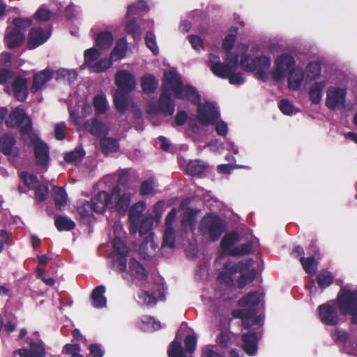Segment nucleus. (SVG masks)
Here are the masks:
<instances>
[{
    "label": "nucleus",
    "mask_w": 357,
    "mask_h": 357,
    "mask_svg": "<svg viewBox=\"0 0 357 357\" xmlns=\"http://www.w3.org/2000/svg\"><path fill=\"white\" fill-rule=\"evenodd\" d=\"M232 315L235 318H241L242 319V325L245 329L249 328L252 325L258 323V319L255 317L253 310L240 309L235 310L232 312Z\"/></svg>",
    "instance_id": "393cba45"
},
{
    "label": "nucleus",
    "mask_w": 357,
    "mask_h": 357,
    "mask_svg": "<svg viewBox=\"0 0 357 357\" xmlns=\"http://www.w3.org/2000/svg\"><path fill=\"white\" fill-rule=\"evenodd\" d=\"M134 191L126 186L114 188L110 195V204L119 213H125L130 204Z\"/></svg>",
    "instance_id": "7ed1b4c3"
},
{
    "label": "nucleus",
    "mask_w": 357,
    "mask_h": 357,
    "mask_svg": "<svg viewBox=\"0 0 357 357\" xmlns=\"http://www.w3.org/2000/svg\"><path fill=\"white\" fill-rule=\"evenodd\" d=\"M145 203L144 202H138L133 205L129 212V219L131 221L130 226V231L132 234H135L137 231V222L140 215L145 209Z\"/></svg>",
    "instance_id": "bb28decb"
},
{
    "label": "nucleus",
    "mask_w": 357,
    "mask_h": 357,
    "mask_svg": "<svg viewBox=\"0 0 357 357\" xmlns=\"http://www.w3.org/2000/svg\"><path fill=\"white\" fill-rule=\"evenodd\" d=\"M141 85L143 91L145 93H149L156 89L158 82L153 75L147 74L141 78Z\"/></svg>",
    "instance_id": "ea45409f"
},
{
    "label": "nucleus",
    "mask_w": 357,
    "mask_h": 357,
    "mask_svg": "<svg viewBox=\"0 0 357 357\" xmlns=\"http://www.w3.org/2000/svg\"><path fill=\"white\" fill-rule=\"evenodd\" d=\"M70 120L78 131H87L89 127V106L86 101H79L75 109L69 108Z\"/></svg>",
    "instance_id": "39448f33"
},
{
    "label": "nucleus",
    "mask_w": 357,
    "mask_h": 357,
    "mask_svg": "<svg viewBox=\"0 0 357 357\" xmlns=\"http://www.w3.org/2000/svg\"><path fill=\"white\" fill-rule=\"evenodd\" d=\"M252 243L248 242L229 250V255L235 257H241L248 255L252 252Z\"/></svg>",
    "instance_id": "de8ad7c7"
},
{
    "label": "nucleus",
    "mask_w": 357,
    "mask_h": 357,
    "mask_svg": "<svg viewBox=\"0 0 357 357\" xmlns=\"http://www.w3.org/2000/svg\"><path fill=\"white\" fill-rule=\"evenodd\" d=\"M300 261L306 273L311 275H314L316 273L317 264L314 257L305 258L301 257Z\"/></svg>",
    "instance_id": "09e8293b"
},
{
    "label": "nucleus",
    "mask_w": 357,
    "mask_h": 357,
    "mask_svg": "<svg viewBox=\"0 0 357 357\" xmlns=\"http://www.w3.org/2000/svg\"><path fill=\"white\" fill-rule=\"evenodd\" d=\"M333 280V278L328 272H321L317 275V283L323 289L328 287Z\"/></svg>",
    "instance_id": "bf43d9fd"
},
{
    "label": "nucleus",
    "mask_w": 357,
    "mask_h": 357,
    "mask_svg": "<svg viewBox=\"0 0 357 357\" xmlns=\"http://www.w3.org/2000/svg\"><path fill=\"white\" fill-rule=\"evenodd\" d=\"M198 118L204 125L213 124L218 118V113L211 103L200 104L197 107Z\"/></svg>",
    "instance_id": "ddd939ff"
},
{
    "label": "nucleus",
    "mask_w": 357,
    "mask_h": 357,
    "mask_svg": "<svg viewBox=\"0 0 357 357\" xmlns=\"http://www.w3.org/2000/svg\"><path fill=\"white\" fill-rule=\"evenodd\" d=\"M128 44L124 38L118 40L116 45L110 54L112 61H116L123 59L127 53Z\"/></svg>",
    "instance_id": "2f4dec72"
},
{
    "label": "nucleus",
    "mask_w": 357,
    "mask_h": 357,
    "mask_svg": "<svg viewBox=\"0 0 357 357\" xmlns=\"http://www.w3.org/2000/svg\"><path fill=\"white\" fill-rule=\"evenodd\" d=\"M294 66V57L289 54H282L275 59L273 67L271 71V77L277 82L284 80Z\"/></svg>",
    "instance_id": "f03ea898"
},
{
    "label": "nucleus",
    "mask_w": 357,
    "mask_h": 357,
    "mask_svg": "<svg viewBox=\"0 0 357 357\" xmlns=\"http://www.w3.org/2000/svg\"><path fill=\"white\" fill-rule=\"evenodd\" d=\"M253 260L246 259L241 261L238 265H234L231 262L228 261L225 264V271L222 272L218 275V280L221 283L225 284L227 286H231L234 283L232 275L237 272H242L249 269L253 265Z\"/></svg>",
    "instance_id": "0eeeda50"
},
{
    "label": "nucleus",
    "mask_w": 357,
    "mask_h": 357,
    "mask_svg": "<svg viewBox=\"0 0 357 357\" xmlns=\"http://www.w3.org/2000/svg\"><path fill=\"white\" fill-rule=\"evenodd\" d=\"M177 215V210L172 208L167 215L165 220V230L162 245L173 248L175 243V231L174 223Z\"/></svg>",
    "instance_id": "1a4fd4ad"
},
{
    "label": "nucleus",
    "mask_w": 357,
    "mask_h": 357,
    "mask_svg": "<svg viewBox=\"0 0 357 357\" xmlns=\"http://www.w3.org/2000/svg\"><path fill=\"white\" fill-rule=\"evenodd\" d=\"M238 56L233 53H229L227 54L228 66L231 67V70L228 74V76L225 78H228L229 82L232 84L239 85L244 82V79L242 77L241 73H234L237 64H238Z\"/></svg>",
    "instance_id": "5701e85b"
},
{
    "label": "nucleus",
    "mask_w": 357,
    "mask_h": 357,
    "mask_svg": "<svg viewBox=\"0 0 357 357\" xmlns=\"http://www.w3.org/2000/svg\"><path fill=\"white\" fill-rule=\"evenodd\" d=\"M113 41L114 38L110 32L103 31L98 33L95 38V47L91 48V60L98 59L101 55L99 50L109 49Z\"/></svg>",
    "instance_id": "9d476101"
},
{
    "label": "nucleus",
    "mask_w": 357,
    "mask_h": 357,
    "mask_svg": "<svg viewBox=\"0 0 357 357\" xmlns=\"http://www.w3.org/2000/svg\"><path fill=\"white\" fill-rule=\"evenodd\" d=\"M238 234L231 233L224 236L221 241V247L224 250L229 249L235 243L238 241Z\"/></svg>",
    "instance_id": "052dcab7"
},
{
    "label": "nucleus",
    "mask_w": 357,
    "mask_h": 357,
    "mask_svg": "<svg viewBox=\"0 0 357 357\" xmlns=\"http://www.w3.org/2000/svg\"><path fill=\"white\" fill-rule=\"evenodd\" d=\"M337 305L344 315H350L351 321L357 324V291L342 289L337 296Z\"/></svg>",
    "instance_id": "f257e3e1"
},
{
    "label": "nucleus",
    "mask_w": 357,
    "mask_h": 357,
    "mask_svg": "<svg viewBox=\"0 0 357 357\" xmlns=\"http://www.w3.org/2000/svg\"><path fill=\"white\" fill-rule=\"evenodd\" d=\"M52 196L56 208H61L67 204L68 195L62 188L54 187L53 188Z\"/></svg>",
    "instance_id": "58836bf2"
},
{
    "label": "nucleus",
    "mask_w": 357,
    "mask_h": 357,
    "mask_svg": "<svg viewBox=\"0 0 357 357\" xmlns=\"http://www.w3.org/2000/svg\"><path fill=\"white\" fill-rule=\"evenodd\" d=\"M26 342L29 344L31 350L18 349L13 352L14 355L18 354L20 357H45V351L42 343H34L29 339Z\"/></svg>",
    "instance_id": "412c9836"
},
{
    "label": "nucleus",
    "mask_w": 357,
    "mask_h": 357,
    "mask_svg": "<svg viewBox=\"0 0 357 357\" xmlns=\"http://www.w3.org/2000/svg\"><path fill=\"white\" fill-rule=\"evenodd\" d=\"M77 78V73L73 70L62 68L57 71L56 79L59 82L71 83Z\"/></svg>",
    "instance_id": "79ce46f5"
},
{
    "label": "nucleus",
    "mask_w": 357,
    "mask_h": 357,
    "mask_svg": "<svg viewBox=\"0 0 357 357\" xmlns=\"http://www.w3.org/2000/svg\"><path fill=\"white\" fill-rule=\"evenodd\" d=\"M260 297L257 292H251L243 297L238 301V305L241 307L248 308L251 310V307L257 305L259 303Z\"/></svg>",
    "instance_id": "4c0bfd02"
},
{
    "label": "nucleus",
    "mask_w": 357,
    "mask_h": 357,
    "mask_svg": "<svg viewBox=\"0 0 357 357\" xmlns=\"http://www.w3.org/2000/svg\"><path fill=\"white\" fill-rule=\"evenodd\" d=\"M93 106L97 113L102 114L107 109L106 97L104 94H99L93 98Z\"/></svg>",
    "instance_id": "3c124183"
},
{
    "label": "nucleus",
    "mask_w": 357,
    "mask_h": 357,
    "mask_svg": "<svg viewBox=\"0 0 357 357\" xmlns=\"http://www.w3.org/2000/svg\"><path fill=\"white\" fill-rule=\"evenodd\" d=\"M114 84L121 91L130 92L135 89L136 80L131 73L126 70H121L116 73Z\"/></svg>",
    "instance_id": "f8f14e48"
},
{
    "label": "nucleus",
    "mask_w": 357,
    "mask_h": 357,
    "mask_svg": "<svg viewBox=\"0 0 357 357\" xmlns=\"http://www.w3.org/2000/svg\"><path fill=\"white\" fill-rule=\"evenodd\" d=\"M325 86L326 84L324 82H315L311 86L309 96L312 103L317 104L321 101Z\"/></svg>",
    "instance_id": "e433bc0d"
},
{
    "label": "nucleus",
    "mask_w": 357,
    "mask_h": 357,
    "mask_svg": "<svg viewBox=\"0 0 357 357\" xmlns=\"http://www.w3.org/2000/svg\"><path fill=\"white\" fill-rule=\"evenodd\" d=\"M4 40L9 48H15L22 44L24 40V36L20 31H17V29L9 26Z\"/></svg>",
    "instance_id": "a878e982"
},
{
    "label": "nucleus",
    "mask_w": 357,
    "mask_h": 357,
    "mask_svg": "<svg viewBox=\"0 0 357 357\" xmlns=\"http://www.w3.org/2000/svg\"><path fill=\"white\" fill-rule=\"evenodd\" d=\"M110 204V196L105 191L100 192L91 203V208L95 212L101 213Z\"/></svg>",
    "instance_id": "cd10ccee"
},
{
    "label": "nucleus",
    "mask_w": 357,
    "mask_h": 357,
    "mask_svg": "<svg viewBox=\"0 0 357 357\" xmlns=\"http://www.w3.org/2000/svg\"><path fill=\"white\" fill-rule=\"evenodd\" d=\"M89 201L84 199H79L77 203L76 212L80 220L86 222L89 218Z\"/></svg>",
    "instance_id": "a19ab883"
},
{
    "label": "nucleus",
    "mask_w": 357,
    "mask_h": 357,
    "mask_svg": "<svg viewBox=\"0 0 357 357\" xmlns=\"http://www.w3.org/2000/svg\"><path fill=\"white\" fill-rule=\"evenodd\" d=\"M225 64L222 63L218 55L210 54L208 57V65L214 75L221 78L228 76L231 67L228 66L227 54L226 55Z\"/></svg>",
    "instance_id": "a211bd4d"
},
{
    "label": "nucleus",
    "mask_w": 357,
    "mask_h": 357,
    "mask_svg": "<svg viewBox=\"0 0 357 357\" xmlns=\"http://www.w3.org/2000/svg\"><path fill=\"white\" fill-rule=\"evenodd\" d=\"M51 35V28H35L30 31L28 38V46L29 49H34L46 42Z\"/></svg>",
    "instance_id": "dca6fc26"
},
{
    "label": "nucleus",
    "mask_w": 357,
    "mask_h": 357,
    "mask_svg": "<svg viewBox=\"0 0 357 357\" xmlns=\"http://www.w3.org/2000/svg\"><path fill=\"white\" fill-rule=\"evenodd\" d=\"M169 357H185V353L181 344L177 342H172L167 351Z\"/></svg>",
    "instance_id": "6e6d98bb"
},
{
    "label": "nucleus",
    "mask_w": 357,
    "mask_h": 357,
    "mask_svg": "<svg viewBox=\"0 0 357 357\" xmlns=\"http://www.w3.org/2000/svg\"><path fill=\"white\" fill-rule=\"evenodd\" d=\"M107 127L102 123L94 121L93 122L92 128H91V133L101 136L107 132Z\"/></svg>",
    "instance_id": "69168bd1"
},
{
    "label": "nucleus",
    "mask_w": 357,
    "mask_h": 357,
    "mask_svg": "<svg viewBox=\"0 0 357 357\" xmlns=\"http://www.w3.org/2000/svg\"><path fill=\"white\" fill-rule=\"evenodd\" d=\"M114 102L117 109L121 112H124L128 107L127 98L121 92L115 93Z\"/></svg>",
    "instance_id": "4d7b16f0"
},
{
    "label": "nucleus",
    "mask_w": 357,
    "mask_h": 357,
    "mask_svg": "<svg viewBox=\"0 0 357 357\" xmlns=\"http://www.w3.org/2000/svg\"><path fill=\"white\" fill-rule=\"evenodd\" d=\"M156 245L153 241V233L150 232L143 240L140 247L139 252L144 257H149L154 255Z\"/></svg>",
    "instance_id": "7c9ffc66"
},
{
    "label": "nucleus",
    "mask_w": 357,
    "mask_h": 357,
    "mask_svg": "<svg viewBox=\"0 0 357 357\" xmlns=\"http://www.w3.org/2000/svg\"><path fill=\"white\" fill-rule=\"evenodd\" d=\"M321 321L327 325L334 326L338 322V316L335 305L326 303L319 306Z\"/></svg>",
    "instance_id": "aec40b11"
},
{
    "label": "nucleus",
    "mask_w": 357,
    "mask_h": 357,
    "mask_svg": "<svg viewBox=\"0 0 357 357\" xmlns=\"http://www.w3.org/2000/svg\"><path fill=\"white\" fill-rule=\"evenodd\" d=\"M55 225L59 231H68L73 229L75 223L66 216H59L55 220Z\"/></svg>",
    "instance_id": "c03bdc74"
},
{
    "label": "nucleus",
    "mask_w": 357,
    "mask_h": 357,
    "mask_svg": "<svg viewBox=\"0 0 357 357\" xmlns=\"http://www.w3.org/2000/svg\"><path fill=\"white\" fill-rule=\"evenodd\" d=\"M153 227V220L151 218H146L142 220L141 222L139 228V232L140 235L146 234L147 235L149 233V231L152 229Z\"/></svg>",
    "instance_id": "338daca9"
},
{
    "label": "nucleus",
    "mask_w": 357,
    "mask_h": 357,
    "mask_svg": "<svg viewBox=\"0 0 357 357\" xmlns=\"http://www.w3.org/2000/svg\"><path fill=\"white\" fill-rule=\"evenodd\" d=\"M206 169L205 165L200 160L190 161L186 167L188 174L195 176L199 175L204 172Z\"/></svg>",
    "instance_id": "49530a36"
},
{
    "label": "nucleus",
    "mask_w": 357,
    "mask_h": 357,
    "mask_svg": "<svg viewBox=\"0 0 357 357\" xmlns=\"http://www.w3.org/2000/svg\"><path fill=\"white\" fill-rule=\"evenodd\" d=\"M53 77V71L45 69L36 74L33 79V84L31 88L32 93H36L41 90L45 84L50 81Z\"/></svg>",
    "instance_id": "b1692460"
},
{
    "label": "nucleus",
    "mask_w": 357,
    "mask_h": 357,
    "mask_svg": "<svg viewBox=\"0 0 357 357\" xmlns=\"http://www.w3.org/2000/svg\"><path fill=\"white\" fill-rule=\"evenodd\" d=\"M51 12L45 6H40L35 13V17L39 21H47L51 17Z\"/></svg>",
    "instance_id": "774afa93"
},
{
    "label": "nucleus",
    "mask_w": 357,
    "mask_h": 357,
    "mask_svg": "<svg viewBox=\"0 0 357 357\" xmlns=\"http://www.w3.org/2000/svg\"><path fill=\"white\" fill-rule=\"evenodd\" d=\"M85 153L82 149H77L66 154L65 159L67 162H77L84 157Z\"/></svg>",
    "instance_id": "0e129e2a"
},
{
    "label": "nucleus",
    "mask_w": 357,
    "mask_h": 357,
    "mask_svg": "<svg viewBox=\"0 0 357 357\" xmlns=\"http://www.w3.org/2000/svg\"><path fill=\"white\" fill-rule=\"evenodd\" d=\"M286 78H287V86L291 90H298L303 82L305 80L303 70L296 66L288 73Z\"/></svg>",
    "instance_id": "4be33fe9"
},
{
    "label": "nucleus",
    "mask_w": 357,
    "mask_h": 357,
    "mask_svg": "<svg viewBox=\"0 0 357 357\" xmlns=\"http://www.w3.org/2000/svg\"><path fill=\"white\" fill-rule=\"evenodd\" d=\"M100 148L105 153L116 152L119 148L118 142L112 138H103L100 140Z\"/></svg>",
    "instance_id": "a18cd8bd"
},
{
    "label": "nucleus",
    "mask_w": 357,
    "mask_h": 357,
    "mask_svg": "<svg viewBox=\"0 0 357 357\" xmlns=\"http://www.w3.org/2000/svg\"><path fill=\"white\" fill-rule=\"evenodd\" d=\"M175 97L176 98L187 99L194 103L197 102L200 99L199 94L196 89L188 86L181 87L179 92L175 95Z\"/></svg>",
    "instance_id": "72a5a7b5"
},
{
    "label": "nucleus",
    "mask_w": 357,
    "mask_h": 357,
    "mask_svg": "<svg viewBox=\"0 0 357 357\" xmlns=\"http://www.w3.org/2000/svg\"><path fill=\"white\" fill-rule=\"evenodd\" d=\"M162 91L174 96L179 92L183 86L181 84L179 75L174 71H169L164 75Z\"/></svg>",
    "instance_id": "6ab92c4d"
},
{
    "label": "nucleus",
    "mask_w": 357,
    "mask_h": 357,
    "mask_svg": "<svg viewBox=\"0 0 357 357\" xmlns=\"http://www.w3.org/2000/svg\"><path fill=\"white\" fill-rule=\"evenodd\" d=\"M139 192L144 196L155 195L157 190L155 189L154 181L152 178H149L142 182Z\"/></svg>",
    "instance_id": "864d4df0"
},
{
    "label": "nucleus",
    "mask_w": 357,
    "mask_h": 357,
    "mask_svg": "<svg viewBox=\"0 0 357 357\" xmlns=\"http://www.w3.org/2000/svg\"><path fill=\"white\" fill-rule=\"evenodd\" d=\"M10 128H17L23 135L29 136L31 132V123L29 117L26 115L22 109L16 108L9 115L6 121Z\"/></svg>",
    "instance_id": "423d86ee"
},
{
    "label": "nucleus",
    "mask_w": 357,
    "mask_h": 357,
    "mask_svg": "<svg viewBox=\"0 0 357 357\" xmlns=\"http://www.w3.org/2000/svg\"><path fill=\"white\" fill-rule=\"evenodd\" d=\"M159 110L166 115H172L174 112V103L171 98V94L163 92L159 99Z\"/></svg>",
    "instance_id": "c756f323"
},
{
    "label": "nucleus",
    "mask_w": 357,
    "mask_h": 357,
    "mask_svg": "<svg viewBox=\"0 0 357 357\" xmlns=\"http://www.w3.org/2000/svg\"><path fill=\"white\" fill-rule=\"evenodd\" d=\"M105 288L104 286H98L95 288L91 294L93 305L96 307H103L106 305L107 299L104 296Z\"/></svg>",
    "instance_id": "f704fd0d"
},
{
    "label": "nucleus",
    "mask_w": 357,
    "mask_h": 357,
    "mask_svg": "<svg viewBox=\"0 0 357 357\" xmlns=\"http://www.w3.org/2000/svg\"><path fill=\"white\" fill-rule=\"evenodd\" d=\"M91 61L92 60H91V71L97 73L104 72L110 68L113 63L110 58L109 59H102L93 63Z\"/></svg>",
    "instance_id": "37998d69"
},
{
    "label": "nucleus",
    "mask_w": 357,
    "mask_h": 357,
    "mask_svg": "<svg viewBox=\"0 0 357 357\" xmlns=\"http://www.w3.org/2000/svg\"><path fill=\"white\" fill-rule=\"evenodd\" d=\"M20 177L24 185L31 190H34L39 185L38 179L33 174L27 172H21Z\"/></svg>",
    "instance_id": "5fc2aeb1"
},
{
    "label": "nucleus",
    "mask_w": 357,
    "mask_h": 357,
    "mask_svg": "<svg viewBox=\"0 0 357 357\" xmlns=\"http://www.w3.org/2000/svg\"><path fill=\"white\" fill-rule=\"evenodd\" d=\"M271 66V58L261 55L256 57V60H252L251 63H246V59H244L241 62V67L248 71H257L261 74V78L265 77L264 73L268 71Z\"/></svg>",
    "instance_id": "9b49d317"
},
{
    "label": "nucleus",
    "mask_w": 357,
    "mask_h": 357,
    "mask_svg": "<svg viewBox=\"0 0 357 357\" xmlns=\"http://www.w3.org/2000/svg\"><path fill=\"white\" fill-rule=\"evenodd\" d=\"M242 349L248 355H253L257 349V337L255 333L248 332L242 335Z\"/></svg>",
    "instance_id": "c85d7f7f"
},
{
    "label": "nucleus",
    "mask_w": 357,
    "mask_h": 357,
    "mask_svg": "<svg viewBox=\"0 0 357 357\" xmlns=\"http://www.w3.org/2000/svg\"><path fill=\"white\" fill-rule=\"evenodd\" d=\"M31 20L29 18H16L13 20L11 26L17 29V31H20V32L23 33V31L31 26Z\"/></svg>",
    "instance_id": "680f3d73"
},
{
    "label": "nucleus",
    "mask_w": 357,
    "mask_h": 357,
    "mask_svg": "<svg viewBox=\"0 0 357 357\" xmlns=\"http://www.w3.org/2000/svg\"><path fill=\"white\" fill-rule=\"evenodd\" d=\"M0 152L6 155L10 162H15L17 151L15 148V139L12 134L7 133L0 136Z\"/></svg>",
    "instance_id": "f3484780"
},
{
    "label": "nucleus",
    "mask_w": 357,
    "mask_h": 357,
    "mask_svg": "<svg viewBox=\"0 0 357 357\" xmlns=\"http://www.w3.org/2000/svg\"><path fill=\"white\" fill-rule=\"evenodd\" d=\"M128 273L133 279L144 280L146 278V272L144 266L135 259H130Z\"/></svg>",
    "instance_id": "473e14b6"
},
{
    "label": "nucleus",
    "mask_w": 357,
    "mask_h": 357,
    "mask_svg": "<svg viewBox=\"0 0 357 357\" xmlns=\"http://www.w3.org/2000/svg\"><path fill=\"white\" fill-rule=\"evenodd\" d=\"M248 270V272L242 274L238 281V287L241 289L243 288L247 284L251 282L255 278V272L254 270Z\"/></svg>",
    "instance_id": "13d9d810"
},
{
    "label": "nucleus",
    "mask_w": 357,
    "mask_h": 357,
    "mask_svg": "<svg viewBox=\"0 0 357 357\" xmlns=\"http://www.w3.org/2000/svg\"><path fill=\"white\" fill-rule=\"evenodd\" d=\"M347 90L337 86H331L326 91V105L330 109L342 107L345 104Z\"/></svg>",
    "instance_id": "6e6552de"
},
{
    "label": "nucleus",
    "mask_w": 357,
    "mask_h": 357,
    "mask_svg": "<svg viewBox=\"0 0 357 357\" xmlns=\"http://www.w3.org/2000/svg\"><path fill=\"white\" fill-rule=\"evenodd\" d=\"M225 229L224 222L218 216L206 215L200 223V230L208 235L212 241L218 239Z\"/></svg>",
    "instance_id": "20e7f679"
},
{
    "label": "nucleus",
    "mask_w": 357,
    "mask_h": 357,
    "mask_svg": "<svg viewBox=\"0 0 357 357\" xmlns=\"http://www.w3.org/2000/svg\"><path fill=\"white\" fill-rule=\"evenodd\" d=\"M113 248L115 255L127 256L128 253L127 246L119 236H114L113 239Z\"/></svg>",
    "instance_id": "603ef678"
},
{
    "label": "nucleus",
    "mask_w": 357,
    "mask_h": 357,
    "mask_svg": "<svg viewBox=\"0 0 357 357\" xmlns=\"http://www.w3.org/2000/svg\"><path fill=\"white\" fill-rule=\"evenodd\" d=\"M63 352L68 357H83V356L79 354V346L76 344H66L63 348Z\"/></svg>",
    "instance_id": "e2e57ef3"
},
{
    "label": "nucleus",
    "mask_w": 357,
    "mask_h": 357,
    "mask_svg": "<svg viewBox=\"0 0 357 357\" xmlns=\"http://www.w3.org/2000/svg\"><path fill=\"white\" fill-rule=\"evenodd\" d=\"M138 302L146 305H153L156 303L155 296L153 292L150 293L146 290H141L138 294Z\"/></svg>",
    "instance_id": "8fccbe9b"
},
{
    "label": "nucleus",
    "mask_w": 357,
    "mask_h": 357,
    "mask_svg": "<svg viewBox=\"0 0 357 357\" xmlns=\"http://www.w3.org/2000/svg\"><path fill=\"white\" fill-rule=\"evenodd\" d=\"M28 137L30 138V142L33 146L37 163L45 167L49 160L47 145L32 133Z\"/></svg>",
    "instance_id": "2eb2a0df"
},
{
    "label": "nucleus",
    "mask_w": 357,
    "mask_h": 357,
    "mask_svg": "<svg viewBox=\"0 0 357 357\" xmlns=\"http://www.w3.org/2000/svg\"><path fill=\"white\" fill-rule=\"evenodd\" d=\"M5 91L7 93L12 91L15 97L20 101L25 100L29 93L26 79L22 76H17L11 86H6Z\"/></svg>",
    "instance_id": "4468645a"
},
{
    "label": "nucleus",
    "mask_w": 357,
    "mask_h": 357,
    "mask_svg": "<svg viewBox=\"0 0 357 357\" xmlns=\"http://www.w3.org/2000/svg\"><path fill=\"white\" fill-rule=\"evenodd\" d=\"M304 75L305 81L310 82L318 78L321 75V66L318 62L311 61L305 67Z\"/></svg>",
    "instance_id": "c9c22d12"
}]
</instances>
